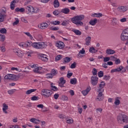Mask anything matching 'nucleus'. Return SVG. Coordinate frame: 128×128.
Here are the masks:
<instances>
[{"label":"nucleus","instance_id":"393cba45","mask_svg":"<svg viewBox=\"0 0 128 128\" xmlns=\"http://www.w3.org/2000/svg\"><path fill=\"white\" fill-rule=\"evenodd\" d=\"M89 52L91 54H96V52H98V50H96L94 47H90L89 48Z\"/></svg>","mask_w":128,"mask_h":128},{"label":"nucleus","instance_id":"423d86ee","mask_svg":"<svg viewBox=\"0 0 128 128\" xmlns=\"http://www.w3.org/2000/svg\"><path fill=\"white\" fill-rule=\"evenodd\" d=\"M98 82V78L97 76H92L91 77V84L92 86H96Z\"/></svg>","mask_w":128,"mask_h":128},{"label":"nucleus","instance_id":"338daca9","mask_svg":"<svg viewBox=\"0 0 128 128\" xmlns=\"http://www.w3.org/2000/svg\"><path fill=\"white\" fill-rule=\"evenodd\" d=\"M58 116L60 118H66V116H64V114H60Z\"/></svg>","mask_w":128,"mask_h":128},{"label":"nucleus","instance_id":"4d7b16f0","mask_svg":"<svg viewBox=\"0 0 128 128\" xmlns=\"http://www.w3.org/2000/svg\"><path fill=\"white\" fill-rule=\"evenodd\" d=\"M19 46H22V48H26V42H21L19 44Z\"/></svg>","mask_w":128,"mask_h":128},{"label":"nucleus","instance_id":"79ce46f5","mask_svg":"<svg viewBox=\"0 0 128 128\" xmlns=\"http://www.w3.org/2000/svg\"><path fill=\"white\" fill-rule=\"evenodd\" d=\"M33 72H36V74H40V68L36 66V68L34 69Z\"/></svg>","mask_w":128,"mask_h":128},{"label":"nucleus","instance_id":"f257e3e1","mask_svg":"<svg viewBox=\"0 0 128 128\" xmlns=\"http://www.w3.org/2000/svg\"><path fill=\"white\" fill-rule=\"evenodd\" d=\"M26 44V48H30V46H32L34 48H46V44L44 42H34L32 43V41H28L25 42Z\"/></svg>","mask_w":128,"mask_h":128},{"label":"nucleus","instance_id":"0e129e2a","mask_svg":"<svg viewBox=\"0 0 128 128\" xmlns=\"http://www.w3.org/2000/svg\"><path fill=\"white\" fill-rule=\"evenodd\" d=\"M72 76V72H68L67 74V78H70V77Z\"/></svg>","mask_w":128,"mask_h":128},{"label":"nucleus","instance_id":"9b49d317","mask_svg":"<svg viewBox=\"0 0 128 128\" xmlns=\"http://www.w3.org/2000/svg\"><path fill=\"white\" fill-rule=\"evenodd\" d=\"M16 76L12 74H8L5 76V80H14L16 79Z\"/></svg>","mask_w":128,"mask_h":128},{"label":"nucleus","instance_id":"c85d7f7f","mask_svg":"<svg viewBox=\"0 0 128 128\" xmlns=\"http://www.w3.org/2000/svg\"><path fill=\"white\" fill-rule=\"evenodd\" d=\"M26 10H28L29 12H31V14H32V10H34V7L32 6H28L26 8Z\"/></svg>","mask_w":128,"mask_h":128},{"label":"nucleus","instance_id":"3c124183","mask_svg":"<svg viewBox=\"0 0 128 128\" xmlns=\"http://www.w3.org/2000/svg\"><path fill=\"white\" fill-rule=\"evenodd\" d=\"M67 124H72L74 120L72 119H66Z\"/></svg>","mask_w":128,"mask_h":128},{"label":"nucleus","instance_id":"1a4fd4ad","mask_svg":"<svg viewBox=\"0 0 128 128\" xmlns=\"http://www.w3.org/2000/svg\"><path fill=\"white\" fill-rule=\"evenodd\" d=\"M56 46L57 48L62 50V48H64V43L62 41H58L56 42Z\"/></svg>","mask_w":128,"mask_h":128},{"label":"nucleus","instance_id":"774afa93","mask_svg":"<svg viewBox=\"0 0 128 128\" xmlns=\"http://www.w3.org/2000/svg\"><path fill=\"white\" fill-rule=\"evenodd\" d=\"M8 94H14V90H8Z\"/></svg>","mask_w":128,"mask_h":128},{"label":"nucleus","instance_id":"7ed1b4c3","mask_svg":"<svg viewBox=\"0 0 128 128\" xmlns=\"http://www.w3.org/2000/svg\"><path fill=\"white\" fill-rule=\"evenodd\" d=\"M121 40L124 42V40H128V28L125 29L121 34Z\"/></svg>","mask_w":128,"mask_h":128},{"label":"nucleus","instance_id":"e433bc0d","mask_svg":"<svg viewBox=\"0 0 128 128\" xmlns=\"http://www.w3.org/2000/svg\"><path fill=\"white\" fill-rule=\"evenodd\" d=\"M6 28H2L0 30V34H6Z\"/></svg>","mask_w":128,"mask_h":128},{"label":"nucleus","instance_id":"a211bd4d","mask_svg":"<svg viewBox=\"0 0 128 128\" xmlns=\"http://www.w3.org/2000/svg\"><path fill=\"white\" fill-rule=\"evenodd\" d=\"M48 26V25L46 23H42L40 25V26H38V27L41 28V30H46V28Z\"/></svg>","mask_w":128,"mask_h":128},{"label":"nucleus","instance_id":"603ef678","mask_svg":"<svg viewBox=\"0 0 128 128\" xmlns=\"http://www.w3.org/2000/svg\"><path fill=\"white\" fill-rule=\"evenodd\" d=\"M76 62H74L70 66V68H76Z\"/></svg>","mask_w":128,"mask_h":128},{"label":"nucleus","instance_id":"ddd939ff","mask_svg":"<svg viewBox=\"0 0 128 128\" xmlns=\"http://www.w3.org/2000/svg\"><path fill=\"white\" fill-rule=\"evenodd\" d=\"M2 112L4 114H8V111H6V110H8V106L6 104V103H4L2 104Z\"/></svg>","mask_w":128,"mask_h":128},{"label":"nucleus","instance_id":"5fc2aeb1","mask_svg":"<svg viewBox=\"0 0 128 128\" xmlns=\"http://www.w3.org/2000/svg\"><path fill=\"white\" fill-rule=\"evenodd\" d=\"M68 21H67V20L63 21L62 24V26H68Z\"/></svg>","mask_w":128,"mask_h":128},{"label":"nucleus","instance_id":"2eb2a0df","mask_svg":"<svg viewBox=\"0 0 128 128\" xmlns=\"http://www.w3.org/2000/svg\"><path fill=\"white\" fill-rule=\"evenodd\" d=\"M86 41V46H90V42H92V37L91 36H88L86 37L85 39Z\"/></svg>","mask_w":128,"mask_h":128},{"label":"nucleus","instance_id":"49530a36","mask_svg":"<svg viewBox=\"0 0 128 128\" xmlns=\"http://www.w3.org/2000/svg\"><path fill=\"white\" fill-rule=\"evenodd\" d=\"M60 82H62V84H66V81L64 80V78L63 77H62L60 78Z\"/></svg>","mask_w":128,"mask_h":128},{"label":"nucleus","instance_id":"7c9ffc66","mask_svg":"<svg viewBox=\"0 0 128 128\" xmlns=\"http://www.w3.org/2000/svg\"><path fill=\"white\" fill-rule=\"evenodd\" d=\"M92 16H96V18H101V16H102V13H95L94 14H92Z\"/></svg>","mask_w":128,"mask_h":128},{"label":"nucleus","instance_id":"e2e57ef3","mask_svg":"<svg viewBox=\"0 0 128 128\" xmlns=\"http://www.w3.org/2000/svg\"><path fill=\"white\" fill-rule=\"evenodd\" d=\"M60 96V94H55L54 96V98L55 100H58Z\"/></svg>","mask_w":128,"mask_h":128},{"label":"nucleus","instance_id":"8fccbe9b","mask_svg":"<svg viewBox=\"0 0 128 128\" xmlns=\"http://www.w3.org/2000/svg\"><path fill=\"white\" fill-rule=\"evenodd\" d=\"M20 22V20L18 18H16V22H14L13 23V26H16Z\"/></svg>","mask_w":128,"mask_h":128},{"label":"nucleus","instance_id":"4468645a","mask_svg":"<svg viewBox=\"0 0 128 128\" xmlns=\"http://www.w3.org/2000/svg\"><path fill=\"white\" fill-rule=\"evenodd\" d=\"M16 0H13L12 2H11L10 8L12 10H14V8L16 7Z\"/></svg>","mask_w":128,"mask_h":128},{"label":"nucleus","instance_id":"aec40b11","mask_svg":"<svg viewBox=\"0 0 128 128\" xmlns=\"http://www.w3.org/2000/svg\"><path fill=\"white\" fill-rule=\"evenodd\" d=\"M53 6L55 8H60V2H58V0H54Z\"/></svg>","mask_w":128,"mask_h":128},{"label":"nucleus","instance_id":"c9c22d12","mask_svg":"<svg viewBox=\"0 0 128 128\" xmlns=\"http://www.w3.org/2000/svg\"><path fill=\"white\" fill-rule=\"evenodd\" d=\"M72 22L76 25L80 24V26H82V24H84V23L81 21H72Z\"/></svg>","mask_w":128,"mask_h":128},{"label":"nucleus","instance_id":"a19ab883","mask_svg":"<svg viewBox=\"0 0 128 128\" xmlns=\"http://www.w3.org/2000/svg\"><path fill=\"white\" fill-rule=\"evenodd\" d=\"M64 62H70V57H66L64 58Z\"/></svg>","mask_w":128,"mask_h":128},{"label":"nucleus","instance_id":"de8ad7c7","mask_svg":"<svg viewBox=\"0 0 128 128\" xmlns=\"http://www.w3.org/2000/svg\"><path fill=\"white\" fill-rule=\"evenodd\" d=\"M120 104V101L118 99H116L114 102V104L116 106H119Z\"/></svg>","mask_w":128,"mask_h":128},{"label":"nucleus","instance_id":"473e14b6","mask_svg":"<svg viewBox=\"0 0 128 128\" xmlns=\"http://www.w3.org/2000/svg\"><path fill=\"white\" fill-rule=\"evenodd\" d=\"M40 12V8H33V10L32 11V14H38Z\"/></svg>","mask_w":128,"mask_h":128},{"label":"nucleus","instance_id":"052dcab7","mask_svg":"<svg viewBox=\"0 0 128 128\" xmlns=\"http://www.w3.org/2000/svg\"><path fill=\"white\" fill-rule=\"evenodd\" d=\"M120 64V60L119 58L116 59V60H115V64Z\"/></svg>","mask_w":128,"mask_h":128},{"label":"nucleus","instance_id":"4be33fe9","mask_svg":"<svg viewBox=\"0 0 128 128\" xmlns=\"http://www.w3.org/2000/svg\"><path fill=\"white\" fill-rule=\"evenodd\" d=\"M18 58H22L24 56V52L22 51H14Z\"/></svg>","mask_w":128,"mask_h":128},{"label":"nucleus","instance_id":"39448f33","mask_svg":"<svg viewBox=\"0 0 128 128\" xmlns=\"http://www.w3.org/2000/svg\"><path fill=\"white\" fill-rule=\"evenodd\" d=\"M83 20H84V15H80L74 16V18H72L71 20L72 22H76V21H82Z\"/></svg>","mask_w":128,"mask_h":128},{"label":"nucleus","instance_id":"680f3d73","mask_svg":"<svg viewBox=\"0 0 128 128\" xmlns=\"http://www.w3.org/2000/svg\"><path fill=\"white\" fill-rule=\"evenodd\" d=\"M4 16H6L0 14V22H4Z\"/></svg>","mask_w":128,"mask_h":128},{"label":"nucleus","instance_id":"4c0bfd02","mask_svg":"<svg viewBox=\"0 0 128 128\" xmlns=\"http://www.w3.org/2000/svg\"><path fill=\"white\" fill-rule=\"evenodd\" d=\"M53 14L56 16H60V11L58 10H55L53 12Z\"/></svg>","mask_w":128,"mask_h":128},{"label":"nucleus","instance_id":"20e7f679","mask_svg":"<svg viewBox=\"0 0 128 128\" xmlns=\"http://www.w3.org/2000/svg\"><path fill=\"white\" fill-rule=\"evenodd\" d=\"M42 92L44 94L43 96L46 98H50L52 94V92L50 90L42 89Z\"/></svg>","mask_w":128,"mask_h":128},{"label":"nucleus","instance_id":"5701e85b","mask_svg":"<svg viewBox=\"0 0 128 128\" xmlns=\"http://www.w3.org/2000/svg\"><path fill=\"white\" fill-rule=\"evenodd\" d=\"M106 54H116V51L111 49H107Z\"/></svg>","mask_w":128,"mask_h":128},{"label":"nucleus","instance_id":"72a5a7b5","mask_svg":"<svg viewBox=\"0 0 128 128\" xmlns=\"http://www.w3.org/2000/svg\"><path fill=\"white\" fill-rule=\"evenodd\" d=\"M70 82L71 84H76L77 82V80L76 78H74L70 80Z\"/></svg>","mask_w":128,"mask_h":128},{"label":"nucleus","instance_id":"bb28decb","mask_svg":"<svg viewBox=\"0 0 128 128\" xmlns=\"http://www.w3.org/2000/svg\"><path fill=\"white\" fill-rule=\"evenodd\" d=\"M30 122H33L34 124H40V120L36 119V118H32L30 120Z\"/></svg>","mask_w":128,"mask_h":128},{"label":"nucleus","instance_id":"b1692460","mask_svg":"<svg viewBox=\"0 0 128 128\" xmlns=\"http://www.w3.org/2000/svg\"><path fill=\"white\" fill-rule=\"evenodd\" d=\"M72 32L75 34H76V36H81L82 35V32L80 31V30L73 29L72 30Z\"/></svg>","mask_w":128,"mask_h":128},{"label":"nucleus","instance_id":"ea45409f","mask_svg":"<svg viewBox=\"0 0 128 128\" xmlns=\"http://www.w3.org/2000/svg\"><path fill=\"white\" fill-rule=\"evenodd\" d=\"M92 74L93 76H96V74H98V70H96V68H94L92 71Z\"/></svg>","mask_w":128,"mask_h":128},{"label":"nucleus","instance_id":"c756f323","mask_svg":"<svg viewBox=\"0 0 128 128\" xmlns=\"http://www.w3.org/2000/svg\"><path fill=\"white\" fill-rule=\"evenodd\" d=\"M36 89L29 90H28L26 92V94H32V92H36Z\"/></svg>","mask_w":128,"mask_h":128},{"label":"nucleus","instance_id":"9d476101","mask_svg":"<svg viewBox=\"0 0 128 128\" xmlns=\"http://www.w3.org/2000/svg\"><path fill=\"white\" fill-rule=\"evenodd\" d=\"M117 10L120 12H126L128 10V7L126 6H120L117 8Z\"/></svg>","mask_w":128,"mask_h":128},{"label":"nucleus","instance_id":"6e6552de","mask_svg":"<svg viewBox=\"0 0 128 128\" xmlns=\"http://www.w3.org/2000/svg\"><path fill=\"white\" fill-rule=\"evenodd\" d=\"M106 86V83H104V82H102L99 85V88H98V92H104V88Z\"/></svg>","mask_w":128,"mask_h":128},{"label":"nucleus","instance_id":"0eeeda50","mask_svg":"<svg viewBox=\"0 0 128 128\" xmlns=\"http://www.w3.org/2000/svg\"><path fill=\"white\" fill-rule=\"evenodd\" d=\"M102 92H104L99 91V93L97 96V98H96V100H99V102L102 100H104V95L102 94Z\"/></svg>","mask_w":128,"mask_h":128},{"label":"nucleus","instance_id":"f03ea898","mask_svg":"<svg viewBox=\"0 0 128 128\" xmlns=\"http://www.w3.org/2000/svg\"><path fill=\"white\" fill-rule=\"evenodd\" d=\"M117 120L118 124H128V116L124 114H121L117 116Z\"/></svg>","mask_w":128,"mask_h":128},{"label":"nucleus","instance_id":"58836bf2","mask_svg":"<svg viewBox=\"0 0 128 128\" xmlns=\"http://www.w3.org/2000/svg\"><path fill=\"white\" fill-rule=\"evenodd\" d=\"M86 54V50H84V48L82 49V50H80L79 52V53L78 54V56H80V54Z\"/></svg>","mask_w":128,"mask_h":128},{"label":"nucleus","instance_id":"2f4dec72","mask_svg":"<svg viewBox=\"0 0 128 128\" xmlns=\"http://www.w3.org/2000/svg\"><path fill=\"white\" fill-rule=\"evenodd\" d=\"M50 72L52 74V76H56V74H58V70L52 69Z\"/></svg>","mask_w":128,"mask_h":128},{"label":"nucleus","instance_id":"864d4df0","mask_svg":"<svg viewBox=\"0 0 128 128\" xmlns=\"http://www.w3.org/2000/svg\"><path fill=\"white\" fill-rule=\"evenodd\" d=\"M31 100H38V97L33 96L31 98Z\"/></svg>","mask_w":128,"mask_h":128},{"label":"nucleus","instance_id":"a878e982","mask_svg":"<svg viewBox=\"0 0 128 128\" xmlns=\"http://www.w3.org/2000/svg\"><path fill=\"white\" fill-rule=\"evenodd\" d=\"M6 8L0 10V15L6 16Z\"/></svg>","mask_w":128,"mask_h":128},{"label":"nucleus","instance_id":"09e8293b","mask_svg":"<svg viewBox=\"0 0 128 128\" xmlns=\"http://www.w3.org/2000/svg\"><path fill=\"white\" fill-rule=\"evenodd\" d=\"M55 60L56 62H58V60H62V55H58L56 57Z\"/></svg>","mask_w":128,"mask_h":128},{"label":"nucleus","instance_id":"dca6fc26","mask_svg":"<svg viewBox=\"0 0 128 128\" xmlns=\"http://www.w3.org/2000/svg\"><path fill=\"white\" fill-rule=\"evenodd\" d=\"M60 12L62 14H70V9L68 8H64L61 10Z\"/></svg>","mask_w":128,"mask_h":128},{"label":"nucleus","instance_id":"f8f14e48","mask_svg":"<svg viewBox=\"0 0 128 128\" xmlns=\"http://www.w3.org/2000/svg\"><path fill=\"white\" fill-rule=\"evenodd\" d=\"M40 56L42 60V62H48V56L44 54H40Z\"/></svg>","mask_w":128,"mask_h":128},{"label":"nucleus","instance_id":"37998d69","mask_svg":"<svg viewBox=\"0 0 128 128\" xmlns=\"http://www.w3.org/2000/svg\"><path fill=\"white\" fill-rule=\"evenodd\" d=\"M110 76H106V75H104L103 78V80H110Z\"/></svg>","mask_w":128,"mask_h":128},{"label":"nucleus","instance_id":"bf43d9fd","mask_svg":"<svg viewBox=\"0 0 128 128\" xmlns=\"http://www.w3.org/2000/svg\"><path fill=\"white\" fill-rule=\"evenodd\" d=\"M60 24V21H54L52 22V24H54V26H58Z\"/></svg>","mask_w":128,"mask_h":128},{"label":"nucleus","instance_id":"cd10ccee","mask_svg":"<svg viewBox=\"0 0 128 128\" xmlns=\"http://www.w3.org/2000/svg\"><path fill=\"white\" fill-rule=\"evenodd\" d=\"M26 10H24V8H16L15 9V12H24Z\"/></svg>","mask_w":128,"mask_h":128},{"label":"nucleus","instance_id":"6ab92c4d","mask_svg":"<svg viewBox=\"0 0 128 128\" xmlns=\"http://www.w3.org/2000/svg\"><path fill=\"white\" fill-rule=\"evenodd\" d=\"M98 22V19L96 18H94V20H91L89 22L90 24V26H96V23Z\"/></svg>","mask_w":128,"mask_h":128},{"label":"nucleus","instance_id":"f704fd0d","mask_svg":"<svg viewBox=\"0 0 128 128\" xmlns=\"http://www.w3.org/2000/svg\"><path fill=\"white\" fill-rule=\"evenodd\" d=\"M0 42H4L6 40V36L2 34H0Z\"/></svg>","mask_w":128,"mask_h":128},{"label":"nucleus","instance_id":"69168bd1","mask_svg":"<svg viewBox=\"0 0 128 128\" xmlns=\"http://www.w3.org/2000/svg\"><path fill=\"white\" fill-rule=\"evenodd\" d=\"M44 104H40L37 105V108H44Z\"/></svg>","mask_w":128,"mask_h":128},{"label":"nucleus","instance_id":"c03bdc74","mask_svg":"<svg viewBox=\"0 0 128 128\" xmlns=\"http://www.w3.org/2000/svg\"><path fill=\"white\" fill-rule=\"evenodd\" d=\"M46 78H52L54 76L52 75L51 73L46 74Z\"/></svg>","mask_w":128,"mask_h":128},{"label":"nucleus","instance_id":"6e6d98bb","mask_svg":"<svg viewBox=\"0 0 128 128\" xmlns=\"http://www.w3.org/2000/svg\"><path fill=\"white\" fill-rule=\"evenodd\" d=\"M50 30H60V28L58 27H50Z\"/></svg>","mask_w":128,"mask_h":128},{"label":"nucleus","instance_id":"f3484780","mask_svg":"<svg viewBox=\"0 0 128 128\" xmlns=\"http://www.w3.org/2000/svg\"><path fill=\"white\" fill-rule=\"evenodd\" d=\"M122 66H120L116 69H113L111 70L110 72H122Z\"/></svg>","mask_w":128,"mask_h":128},{"label":"nucleus","instance_id":"412c9836","mask_svg":"<svg viewBox=\"0 0 128 128\" xmlns=\"http://www.w3.org/2000/svg\"><path fill=\"white\" fill-rule=\"evenodd\" d=\"M50 88L51 90H53V92H58V88L54 86V83L52 82L50 84Z\"/></svg>","mask_w":128,"mask_h":128},{"label":"nucleus","instance_id":"a18cd8bd","mask_svg":"<svg viewBox=\"0 0 128 128\" xmlns=\"http://www.w3.org/2000/svg\"><path fill=\"white\" fill-rule=\"evenodd\" d=\"M98 78H102V76H104V72L100 71L98 72Z\"/></svg>","mask_w":128,"mask_h":128},{"label":"nucleus","instance_id":"13d9d810","mask_svg":"<svg viewBox=\"0 0 128 128\" xmlns=\"http://www.w3.org/2000/svg\"><path fill=\"white\" fill-rule=\"evenodd\" d=\"M110 60V57H106L104 58V62H108Z\"/></svg>","mask_w":128,"mask_h":128}]
</instances>
